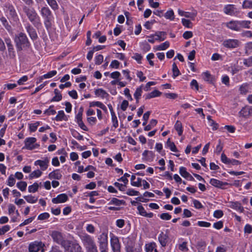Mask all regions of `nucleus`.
Here are the masks:
<instances>
[{
  "instance_id": "f257e3e1",
  "label": "nucleus",
  "mask_w": 252,
  "mask_h": 252,
  "mask_svg": "<svg viewBox=\"0 0 252 252\" xmlns=\"http://www.w3.org/2000/svg\"><path fill=\"white\" fill-rule=\"evenodd\" d=\"M23 10L34 26L38 27L41 26L40 18L33 8L24 6Z\"/></svg>"
},
{
  "instance_id": "f03ea898",
  "label": "nucleus",
  "mask_w": 252,
  "mask_h": 252,
  "mask_svg": "<svg viewBox=\"0 0 252 252\" xmlns=\"http://www.w3.org/2000/svg\"><path fill=\"white\" fill-rule=\"evenodd\" d=\"M40 13L44 19V23L46 28L47 29L51 28L53 17L50 9L47 6H44L41 8Z\"/></svg>"
},
{
  "instance_id": "7ed1b4c3",
  "label": "nucleus",
  "mask_w": 252,
  "mask_h": 252,
  "mask_svg": "<svg viewBox=\"0 0 252 252\" xmlns=\"http://www.w3.org/2000/svg\"><path fill=\"white\" fill-rule=\"evenodd\" d=\"M15 42L17 49L22 50L24 47H29V42L26 35L22 32L19 33L15 37Z\"/></svg>"
},
{
  "instance_id": "20e7f679",
  "label": "nucleus",
  "mask_w": 252,
  "mask_h": 252,
  "mask_svg": "<svg viewBox=\"0 0 252 252\" xmlns=\"http://www.w3.org/2000/svg\"><path fill=\"white\" fill-rule=\"evenodd\" d=\"M36 139L35 137H28L25 140V146L23 148L32 150L38 148L39 144L36 143Z\"/></svg>"
},
{
  "instance_id": "39448f33",
  "label": "nucleus",
  "mask_w": 252,
  "mask_h": 252,
  "mask_svg": "<svg viewBox=\"0 0 252 252\" xmlns=\"http://www.w3.org/2000/svg\"><path fill=\"white\" fill-rule=\"evenodd\" d=\"M110 244L113 252H120L121 245L119 238L113 233H110Z\"/></svg>"
},
{
  "instance_id": "423d86ee",
  "label": "nucleus",
  "mask_w": 252,
  "mask_h": 252,
  "mask_svg": "<svg viewBox=\"0 0 252 252\" xmlns=\"http://www.w3.org/2000/svg\"><path fill=\"white\" fill-rule=\"evenodd\" d=\"M100 249H108V234L106 232H102L98 238Z\"/></svg>"
},
{
  "instance_id": "0eeeda50",
  "label": "nucleus",
  "mask_w": 252,
  "mask_h": 252,
  "mask_svg": "<svg viewBox=\"0 0 252 252\" xmlns=\"http://www.w3.org/2000/svg\"><path fill=\"white\" fill-rule=\"evenodd\" d=\"M223 12L225 14L233 16H236L239 13L237 8L233 4H227L223 8Z\"/></svg>"
},
{
  "instance_id": "6e6552de",
  "label": "nucleus",
  "mask_w": 252,
  "mask_h": 252,
  "mask_svg": "<svg viewBox=\"0 0 252 252\" xmlns=\"http://www.w3.org/2000/svg\"><path fill=\"white\" fill-rule=\"evenodd\" d=\"M176 248L179 252H188L189 250L188 242L184 241L183 238L178 240V243L176 245Z\"/></svg>"
},
{
  "instance_id": "1a4fd4ad",
  "label": "nucleus",
  "mask_w": 252,
  "mask_h": 252,
  "mask_svg": "<svg viewBox=\"0 0 252 252\" xmlns=\"http://www.w3.org/2000/svg\"><path fill=\"white\" fill-rule=\"evenodd\" d=\"M81 239L86 249L95 244L93 238L88 234L82 235L81 236Z\"/></svg>"
},
{
  "instance_id": "9d476101",
  "label": "nucleus",
  "mask_w": 252,
  "mask_h": 252,
  "mask_svg": "<svg viewBox=\"0 0 252 252\" xmlns=\"http://www.w3.org/2000/svg\"><path fill=\"white\" fill-rule=\"evenodd\" d=\"M44 244L41 242L34 241L30 244L29 251L30 252H37L43 249Z\"/></svg>"
},
{
  "instance_id": "9b49d317",
  "label": "nucleus",
  "mask_w": 252,
  "mask_h": 252,
  "mask_svg": "<svg viewBox=\"0 0 252 252\" xmlns=\"http://www.w3.org/2000/svg\"><path fill=\"white\" fill-rule=\"evenodd\" d=\"M240 41L235 39H229L225 40L223 42V45L229 48H235L239 46Z\"/></svg>"
},
{
  "instance_id": "f8f14e48",
  "label": "nucleus",
  "mask_w": 252,
  "mask_h": 252,
  "mask_svg": "<svg viewBox=\"0 0 252 252\" xmlns=\"http://www.w3.org/2000/svg\"><path fill=\"white\" fill-rule=\"evenodd\" d=\"M5 12L13 20L16 21L18 19L14 7L12 5H8L6 6Z\"/></svg>"
},
{
  "instance_id": "ddd939ff",
  "label": "nucleus",
  "mask_w": 252,
  "mask_h": 252,
  "mask_svg": "<svg viewBox=\"0 0 252 252\" xmlns=\"http://www.w3.org/2000/svg\"><path fill=\"white\" fill-rule=\"evenodd\" d=\"M50 235L53 240L58 244H61L63 241V238L61 232L58 231H52Z\"/></svg>"
},
{
  "instance_id": "4468645a",
  "label": "nucleus",
  "mask_w": 252,
  "mask_h": 252,
  "mask_svg": "<svg viewBox=\"0 0 252 252\" xmlns=\"http://www.w3.org/2000/svg\"><path fill=\"white\" fill-rule=\"evenodd\" d=\"M49 162V159L47 158H46L43 160L40 159L36 160L34 162V164L36 166L39 165L41 170L44 171L47 169Z\"/></svg>"
},
{
  "instance_id": "2eb2a0df",
  "label": "nucleus",
  "mask_w": 252,
  "mask_h": 252,
  "mask_svg": "<svg viewBox=\"0 0 252 252\" xmlns=\"http://www.w3.org/2000/svg\"><path fill=\"white\" fill-rule=\"evenodd\" d=\"M210 184L216 188L222 189H224V187L228 185L227 182H223L214 178L210 179Z\"/></svg>"
},
{
  "instance_id": "dca6fc26",
  "label": "nucleus",
  "mask_w": 252,
  "mask_h": 252,
  "mask_svg": "<svg viewBox=\"0 0 252 252\" xmlns=\"http://www.w3.org/2000/svg\"><path fill=\"white\" fill-rule=\"evenodd\" d=\"M226 26L232 31L240 32L239 20L230 21L226 23Z\"/></svg>"
},
{
  "instance_id": "f3484780",
  "label": "nucleus",
  "mask_w": 252,
  "mask_h": 252,
  "mask_svg": "<svg viewBox=\"0 0 252 252\" xmlns=\"http://www.w3.org/2000/svg\"><path fill=\"white\" fill-rule=\"evenodd\" d=\"M158 241L162 247H165L169 239V237L167 234L161 232L158 237Z\"/></svg>"
},
{
  "instance_id": "a211bd4d",
  "label": "nucleus",
  "mask_w": 252,
  "mask_h": 252,
  "mask_svg": "<svg viewBox=\"0 0 252 252\" xmlns=\"http://www.w3.org/2000/svg\"><path fill=\"white\" fill-rule=\"evenodd\" d=\"M68 197L65 193H62L58 195L56 197L52 199V202L54 204L64 203L67 201Z\"/></svg>"
},
{
  "instance_id": "6ab92c4d",
  "label": "nucleus",
  "mask_w": 252,
  "mask_h": 252,
  "mask_svg": "<svg viewBox=\"0 0 252 252\" xmlns=\"http://www.w3.org/2000/svg\"><path fill=\"white\" fill-rule=\"evenodd\" d=\"M239 114L243 117H248L252 114V108L250 106H245L241 110Z\"/></svg>"
},
{
  "instance_id": "aec40b11",
  "label": "nucleus",
  "mask_w": 252,
  "mask_h": 252,
  "mask_svg": "<svg viewBox=\"0 0 252 252\" xmlns=\"http://www.w3.org/2000/svg\"><path fill=\"white\" fill-rule=\"evenodd\" d=\"M25 28L27 32H28L30 36L32 39H35L37 37L35 30L29 23L26 24Z\"/></svg>"
},
{
  "instance_id": "412c9836",
  "label": "nucleus",
  "mask_w": 252,
  "mask_h": 252,
  "mask_svg": "<svg viewBox=\"0 0 252 252\" xmlns=\"http://www.w3.org/2000/svg\"><path fill=\"white\" fill-rule=\"evenodd\" d=\"M137 210L138 211L139 214L147 218H152L153 217V214L152 213H147L145 210L144 208L141 205H139L137 207Z\"/></svg>"
},
{
  "instance_id": "4be33fe9",
  "label": "nucleus",
  "mask_w": 252,
  "mask_h": 252,
  "mask_svg": "<svg viewBox=\"0 0 252 252\" xmlns=\"http://www.w3.org/2000/svg\"><path fill=\"white\" fill-rule=\"evenodd\" d=\"M252 22L249 20H239L240 31L242 29H250Z\"/></svg>"
},
{
  "instance_id": "5701e85b",
  "label": "nucleus",
  "mask_w": 252,
  "mask_h": 252,
  "mask_svg": "<svg viewBox=\"0 0 252 252\" xmlns=\"http://www.w3.org/2000/svg\"><path fill=\"white\" fill-rule=\"evenodd\" d=\"M143 158L147 161L153 160L154 157V154L152 151L145 150L142 154Z\"/></svg>"
},
{
  "instance_id": "b1692460",
  "label": "nucleus",
  "mask_w": 252,
  "mask_h": 252,
  "mask_svg": "<svg viewBox=\"0 0 252 252\" xmlns=\"http://www.w3.org/2000/svg\"><path fill=\"white\" fill-rule=\"evenodd\" d=\"M50 179L60 180L62 177V175L59 170H55L49 174Z\"/></svg>"
},
{
  "instance_id": "393cba45",
  "label": "nucleus",
  "mask_w": 252,
  "mask_h": 252,
  "mask_svg": "<svg viewBox=\"0 0 252 252\" xmlns=\"http://www.w3.org/2000/svg\"><path fill=\"white\" fill-rule=\"evenodd\" d=\"M95 94L97 96L101 97L102 98H105L109 96V94L102 89H97L94 91Z\"/></svg>"
},
{
  "instance_id": "a878e982",
  "label": "nucleus",
  "mask_w": 252,
  "mask_h": 252,
  "mask_svg": "<svg viewBox=\"0 0 252 252\" xmlns=\"http://www.w3.org/2000/svg\"><path fill=\"white\" fill-rule=\"evenodd\" d=\"M230 207L241 213L244 211V208L239 202L236 201L231 202Z\"/></svg>"
},
{
  "instance_id": "bb28decb",
  "label": "nucleus",
  "mask_w": 252,
  "mask_h": 252,
  "mask_svg": "<svg viewBox=\"0 0 252 252\" xmlns=\"http://www.w3.org/2000/svg\"><path fill=\"white\" fill-rule=\"evenodd\" d=\"M154 35L155 39L159 41H163L166 37V33L164 32H157Z\"/></svg>"
},
{
  "instance_id": "cd10ccee",
  "label": "nucleus",
  "mask_w": 252,
  "mask_h": 252,
  "mask_svg": "<svg viewBox=\"0 0 252 252\" xmlns=\"http://www.w3.org/2000/svg\"><path fill=\"white\" fill-rule=\"evenodd\" d=\"M54 120H56V121H62L63 120L67 121V118L65 115L63 111L60 110L58 111V114L54 118Z\"/></svg>"
},
{
  "instance_id": "c85d7f7f",
  "label": "nucleus",
  "mask_w": 252,
  "mask_h": 252,
  "mask_svg": "<svg viewBox=\"0 0 252 252\" xmlns=\"http://www.w3.org/2000/svg\"><path fill=\"white\" fill-rule=\"evenodd\" d=\"M61 244L63 247L65 252H73V248L72 247V244H71L69 241H63V243Z\"/></svg>"
},
{
  "instance_id": "c756f323",
  "label": "nucleus",
  "mask_w": 252,
  "mask_h": 252,
  "mask_svg": "<svg viewBox=\"0 0 252 252\" xmlns=\"http://www.w3.org/2000/svg\"><path fill=\"white\" fill-rule=\"evenodd\" d=\"M156 244L154 242L147 244L145 245V249L146 252H158L156 249Z\"/></svg>"
},
{
  "instance_id": "7c9ffc66",
  "label": "nucleus",
  "mask_w": 252,
  "mask_h": 252,
  "mask_svg": "<svg viewBox=\"0 0 252 252\" xmlns=\"http://www.w3.org/2000/svg\"><path fill=\"white\" fill-rule=\"evenodd\" d=\"M161 93L158 90H154L150 93L145 94L144 96L146 99H151L152 98L158 96L160 95Z\"/></svg>"
},
{
  "instance_id": "2f4dec72",
  "label": "nucleus",
  "mask_w": 252,
  "mask_h": 252,
  "mask_svg": "<svg viewBox=\"0 0 252 252\" xmlns=\"http://www.w3.org/2000/svg\"><path fill=\"white\" fill-rule=\"evenodd\" d=\"M206 247V243L204 241H198L196 245L198 252H204Z\"/></svg>"
},
{
  "instance_id": "473e14b6",
  "label": "nucleus",
  "mask_w": 252,
  "mask_h": 252,
  "mask_svg": "<svg viewBox=\"0 0 252 252\" xmlns=\"http://www.w3.org/2000/svg\"><path fill=\"white\" fill-rule=\"evenodd\" d=\"M249 85L245 83L243 84L239 88V92L241 94H246L249 92Z\"/></svg>"
},
{
  "instance_id": "72a5a7b5",
  "label": "nucleus",
  "mask_w": 252,
  "mask_h": 252,
  "mask_svg": "<svg viewBox=\"0 0 252 252\" xmlns=\"http://www.w3.org/2000/svg\"><path fill=\"white\" fill-rule=\"evenodd\" d=\"M174 128L177 131L178 135L181 136L183 132V126L181 122L179 121H177L174 125Z\"/></svg>"
},
{
  "instance_id": "f704fd0d",
  "label": "nucleus",
  "mask_w": 252,
  "mask_h": 252,
  "mask_svg": "<svg viewBox=\"0 0 252 252\" xmlns=\"http://www.w3.org/2000/svg\"><path fill=\"white\" fill-rule=\"evenodd\" d=\"M54 94H55V95L52 98V99L51 100V101L58 102L61 101L62 99V95L60 91L57 89H55L54 90Z\"/></svg>"
},
{
  "instance_id": "c9c22d12",
  "label": "nucleus",
  "mask_w": 252,
  "mask_h": 252,
  "mask_svg": "<svg viewBox=\"0 0 252 252\" xmlns=\"http://www.w3.org/2000/svg\"><path fill=\"white\" fill-rule=\"evenodd\" d=\"M125 204V201L124 200H119L116 198H112L110 202H109V204H114L116 206H120L121 205H124Z\"/></svg>"
},
{
  "instance_id": "e433bc0d",
  "label": "nucleus",
  "mask_w": 252,
  "mask_h": 252,
  "mask_svg": "<svg viewBox=\"0 0 252 252\" xmlns=\"http://www.w3.org/2000/svg\"><path fill=\"white\" fill-rule=\"evenodd\" d=\"M42 174V172L37 169L32 172L29 175V179H32L33 178H37L39 177Z\"/></svg>"
},
{
  "instance_id": "4c0bfd02",
  "label": "nucleus",
  "mask_w": 252,
  "mask_h": 252,
  "mask_svg": "<svg viewBox=\"0 0 252 252\" xmlns=\"http://www.w3.org/2000/svg\"><path fill=\"white\" fill-rule=\"evenodd\" d=\"M24 198L28 202L30 203H34L37 201L38 199L37 197L32 196V195L24 196Z\"/></svg>"
},
{
  "instance_id": "58836bf2",
  "label": "nucleus",
  "mask_w": 252,
  "mask_h": 252,
  "mask_svg": "<svg viewBox=\"0 0 252 252\" xmlns=\"http://www.w3.org/2000/svg\"><path fill=\"white\" fill-rule=\"evenodd\" d=\"M71 135L73 137L76 138V139L78 140H83L84 137L83 136L81 135L77 131H76L75 129H71Z\"/></svg>"
},
{
  "instance_id": "ea45409f",
  "label": "nucleus",
  "mask_w": 252,
  "mask_h": 252,
  "mask_svg": "<svg viewBox=\"0 0 252 252\" xmlns=\"http://www.w3.org/2000/svg\"><path fill=\"white\" fill-rule=\"evenodd\" d=\"M142 86L137 88L134 94V97L136 99L137 102H138L139 99L142 95Z\"/></svg>"
},
{
  "instance_id": "a19ab883",
  "label": "nucleus",
  "mask_w": 252,
  "mask_h": 252,
  "mask_svg": "<svg viewBox=\"0 0 252 252\" xmlns=\"http://www.w3.org/2000/svg\"><path fill=\"white\" fill-rule=\"evenodd\" d=\"M48 4L54 10H57L59 8V5L56 0H46Z\"/></svg>"
},
{
  "instance_id": "79ce46f5",
  "label": "nucleus",
  "mask_w": 252,
  "mask_h": 252,
  "mask_svg": "<svg viewBox=\"0 0 252 252\" xmlns=\"http://www.w3.org/2000/svg\"><path fill=\"white\" fill-rule=\"evenodd\" d=\"M242 7L243 9H252V1L251 0H244L242 3Z\"/></svg>"
},
{
  "instance_id": "37998d69",
  "label": "nucleus",
  "mask_w": 252,
  "mask_h": 252,
  "mask_svg": "<svg viewBox=\"0 0 252 252\" xmlns=\"http://www.w3.org/2000/svg\"><path fill=\"white\" fill-rule=\"evenodd\" d=\"M179 173L180 175L185 178H188L189 173L187 171V169L185 167H180L179 169Z\"/></svg>"
},
{
  "instance_id": "c03bdc74",
  "label": "nucleus",
  "mask_w": 252,
  "mask_h": 252,
  "mask_svg": "<svg viewBox=\"0 0 252 252\" xmlns=\"http://www.w3.org/2000/svg\"><path fill=\"white\" fill-rule=\"evenodd\" d=\"M169 46V42L168 41H165L164 43L160 44L157 46L156 50L158 51L164 50L168 48Z\"/></svg>"
},
{
  "instance_id": "a18cd8bd",
  "label": "nucleus",
  "mask_w": 252,
  "mask_h": 252,
  "mask_svg": "<svg viewBox=\"0 0 252 252\" xmlns=\"http://www.w3.org/2000/svg\"><path fill=\"white\" fill-rule=\"evenodd\" d=\"M40 125V122H36L32 124H29V129L31 132H34L36 130L38 126Z\"/></svg>"
},
{
  "instance_id": "49530a36",
  "label": "nucleus",
  "mask_w": 252,
  "mask_h": 252,
  "mask_svg": "<svg viewBox=\"0 0 252 252\" xmlns=\"http://www.w3.org/2000/svg\"><path fill=\"white\" fill-rule=\"evenodd\" d=\"M166 144L167 147L170 149V150L171 151L174 152H176L178 151L175 144L173 142H171L169 138L168 139Z\"/></svg>"
},
{
  "instance_id": "de8ad7c7",
  "label": "nucleus",
  "mask_w": 252,
  "mask_h": 252,
  "mask_svg": "<svg viewBox=\"0 0 252 252\" xmlns=\"http://www.w3.org/2000/svg\"><path fill=\"white\" fill-rule=\"evenodd\" d=\"M172 71H173V77L175 78L176 77L179 76L180 74V71L176 65V64L174 63L172 64Z\"/></svg>"
},
{
  "instance_id": "09e8293b",
  "label": "nucleus",
  "mask_w": 252,
  "mask_h": 252,
  "mask_svg": "<svg viewBox=\"0 0 252 252\" xmlns=\"http://www.w3.org/2000/svg\"><path fill=\"white\" fill-rule=\"evenodd\" d=\"M202 76L203 79L205 81H207L210 83L212 82L213 77L208 72H204L202 74Z\"/></svg>"
},
{
  "instance_id": "8fccbe9b",
  "label": "nucleus",
  "mask_w": 252,
  "mask_h": 252,
  "mask_svg": "<svg viewBox=\"0 0 252 252\" xmlns=\"http://www.w3.org/2000/svg\"><path fill=\"white\" fill-rule=\"evenodd\" d=\"M53 108H54L53 105L50 106L48 109H47L44 111V114L47 116H50V115L55 114L56 113V111Z\"/></svg>"
},
{
  "instance_id": "3c124183",
  "label": "nucleus",
  "mask_w": 252,
  "mask_h": 252,
  "mask_svg": "<svg viewBox=\"0 0 252 252\" xmlns=\"http://www.w3.org/2000/svg\"><path fill=\"white\" fill-rule=\"evenodd\" d=\"M27 184L26 182L21 181L17 184V188L22 191H25L26 189Z\"/></svg>"
},
{
  "instance_id": "603ef678",
  "label": "nucleus",
  "mask_w": 252,
  "mask_h": 252,
  "mask_svg": "<svg viewBox=\"0 0 252 252\" xmlns=\"http://www.w3.org/2000/svg\"><path fill=\"white\" fill-rule=\"evenodd\" d=\"M164 17L167 19L173 20L174 19V13L173 10H168L164 14Z\"/></svg>"
},
{
  "instance_id": "864d4df0",
  "label": "nucleus",
  "mask_w": 252,
  "mask_h": 252,
  "mask_svg": "<svg viewBox=\"0 0 252 252\" xmlns=\"http://www.w3.org/2000/svg\"><path fill=\"white\" fill-rule=\"evenodd\" d=\"M39 185L37 183H34L32 185L29 186L28 190L30 192H35L37 191Z\"/></svg>"
},
{
  "instance_id": "5fc2aeb1",
  "label": "nucleus",
  "mask_w": 252,
  "mask_h": 252,
  "mask_svg": "<svg viewBox=\"0 0 252 252\" xmlns=\"http://www.w3.org/2000/svg\"><path fill=\"white\" fill-rule=\"evenodd\" d=\"M111 119L113 124V127H114V128H116L118 126V121L115 113L111 114Z\"/></svg>"
},
{
  "instance_id": "6e6d98bb",
  "label": "nucleus",
  "mask_w": 252,
  "mask_h": 252,
  "mask_svg": "<svg viewBox=\"0 0 252 252\" xmlns=\"http://www.w3.org/2000/svg\"><path fill=\"white\" fill-rule=\"evenodd\" d=\"M15 182L16 181L13 175H11L7 179V185L9 187H13L15 185Z\"/></svg>"
},
{
  "instance_id": "4d7b16f0",
  "label": "nucleus",
  "mask_w": 252,
  "mask_h": 252,
  "mask_svg": "<svg viewBox=\"0 0 252 252\" xmlns=\"http://www.w3.org/2000/svg\"><path fill=\"white\" fill-rule=\"evenodd\" d=\"M0 21L7 31H9L11 30V27L10 25H9L8 22L5 18L2 17L0 18Z\"/></svg>"
},
{
  "instance_id": "13d9d810",
  "label": "nucleus",
  "mask_w": 252,
  "mask_h": 252,
  "mask_svg": "<svg viewBox=\"0 0 252 252\" xmlns=\"http://www.w3.org/2000/svg\"><path fill=\"white\" fill-rule=\"evenodd\" d=\"M50 217V215L48 213H43L40 214L37 217V219L40 220H43L48 219Z\"/></svg>"
},
{
  "instance_id": "bf43d9fd",
  "label": "nucleus",
  "mask_w": 252,
  "mask_h": 252,
  "mask_svg": "<svg viewBox=\"0 0 252 252\" xmlns=\"http://www.w3.org/2000/svg\"><path fill=\"white\" fill-rule=\"evenodd\" d=\"M243 63L247 67L252 66V56L247 59H245Z\"/></svg>"
},
{
  "instance_id": "052dcab7",
  "label": "nucleus",
  "mask_w": 252,
  "mask_h": 252,
  "mask_svg": "<svg viewBox=\"0 0 252 252\" xmlns=\"http://www.w3.org/2000/svg\"><path fill=\"white\" fill-rule=\"evenodd\" d=\"M57 73L56 70H52L48 72L47 73L43 75V77H44L45 79L50 78L56 75Z\"/></svg>"
},
{
  "instance_id": "680f3d73",
  "label": "nucleus",
  "mask_w": 252,
  "mask_h": 252,
  "mask_svg": "<svg viewBox=\"0 0 252 252\" xmlns=\"http://www.w3.org/2000/svg\"><path fill=\"white\" fill-rule=\"evenodd\" d=\"M126 193L129 196L138 195L139 194V191L135 190L132 189H127Z\"/></svg>"
},
{
  "instance_id": "e2e57ef3",
  "label": "nucleus",
  "mask_w": 252,
  "mask_h": 252,
  "mask_svg": "<svg viewBox=\"0 0 252 252\" xmlns=\"http://www.w3.org/2000/svg\"><path fill=\"white\" fill-rule=\"evenodd\" d=\"M103 61V56L102 55H98L95 57V63L97 65L101 64Z\"/></svg>"
},
{
  "instance_id": "0e129e2a",
  "label": "nucleus",
  "mask_w": 252,
  "mask_h": 252,
  "mask_svg": "<svg viewBox=\"0 0 252 252\" xmlns=\"http://www.w3.org/2000/svg\"><path fill=\"white\" fill-rule=\"evenodd\" d=\"M182 23L183 25L187 28H190L191 27V22L188 19L183 18L182 19Z\"/></svg>"
},
{
  "instance_id": "69168bd1",
  "label": "nucleus",
  "mask_w": 252,
  "mask_h": 252,
  "mask_svg": "<svg viewBox=\"0 0 252 252\" xmlns=\"http://www.w3.org/2000/svg\"><path fill=\"white\" fill-rule=\"evenodd\" d=\"M121 73L117 71L113 72L110 74L111 78L116 80L120 79L119 78L121 76Z\"/></svg>"
},
{
  "instance_id": "338daca9",
  "label": "nucleus",
  "mask_w": 252,
  "mask_h": 252,
  "mask_svg": "<svg viewBox=\"0 0 252 252\" xmlns=\"http://www.w3.org/2000/svg\"><path fill=\"white\" fill-rule=\"evenodd\" d=\"M245 233L251 234L252 233V226L249 224H246L244 228Z\"/></svg>"
},
{
  "instance_id": "774afa93",
  "label": "nucleus",
  "mask_w": 252,
  "mask_h": 252,
  "mask_svg": "<svg viewBox=\"0 0 252 252\" xmlns=\"http://www.w3.org/2000/svg\"><path fill=\"white\" fill-rule=\"evenodd\" d=\"M72 247L73 248V252H81L82 248L79 244L73 243L72 245Z\"/></svg>"
}]
</instances>
